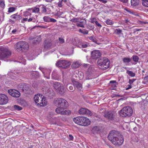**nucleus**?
<instances>
[{
	"mask_svg": "<svg viewBox=\"0 0 148 148\" xmlns=\"http://www.w3.org/2000/svg\"><path fill=\"white\" fill-rule=\"evenodd\" d=\"M71 64L70 62L68 61L61 60L58 61L56 65L59 67L66 69L69 67Z\"/></svg>",
	"mask_w": 148,
	"mask_h": 148,
	"instance_id": "obj_10",
	"label": "nucleus"
},
{
	"mask_svg": "<svg viewBox=\"0 0 148 148\" xmlns=\"http://www.w3.org/2000/svg\"><path fill=\"white\" fill-rule=\"evenodd\" d=\"M92 131L94 133H97L100 131V129L99 127L97 126H95L93 127Z\"/></svg>",
	"mask_w": 148,
	"mask_h": 148,
	"instance_id": "obj_27",
	"label": "nucleus"
},
{
	"mask_svg": "<svg viewBox=\"0 0 148 148\" xmlns=\"http://www.w3.org/2000/svg\"><path fill=\"white\" fill-rule=\"evenodd\" d=\"M8 101L7 96L3 94H0V105H4L7 104Z\"/></svg>",
	"mask_w": 148,
	"mask_h": 148,
	"instance_id": "obj_12",
	"label": "nucleus"
},
{
	"mask_svg": "<svg viewBox=\"0 0 148 148\" xmlns=\"http://www.w3.org/2000/svg\"><path fill=\"white\" fill-rule=\"evenodd\" d=\"M58 40L59 42L60 43L62 44L64 42V39L62 38H59Z\"/></svg>",
	"mask_w": 148,
	"mask_h": 148,
	"instance_id": "obj_47",
	"label": "nucleus"
},
{
	"mask_svg": "<svg viewBox=\"0 0 148 148\" xmlns=\"http://www.w3.org/2000/svg\"><path fill=\"white\" fill-rule=\"evenodd\" d=\"M37 27H40L42 28H45V27L44 26H40V25H38L36 26Z\"/></svg>",
	"mask_w": 148,
	"mask_h": 148,
	"instance_id": "obj_61",
	"label": "nucleus"
},
{
	"mask_svg": "<svg viewBox=\"0 0 148 148\" xmlns=\"http://www.w3.org/2000/svg\"><path fill=\"white\" fill-rule=\"evenodd\" d=\"M79 32L81 33L84 35L87 34L88 33V30L84 29H80L79 30Z\"/></svg>",
	"mask_w": 148,
	"mask_h": 148,
	"instance_id": "obj_30",
	"label": "nucleus"
},
{
	"mask_svg": "<svg viewBox=\"0 0 148 148\" xmlns=\"http://www.w3.org/2000/svg\"><path fill=\"white\" fill-rule=\"evenodd\" d=\"M34 101L37 105L44 107L47 105V102L44 97L42 95L38 94L35 95L34 98Z\"/></svg>",
	"mask_w": 148,
	"mask_h": 148,
	"instance_id": "obj_5",
	"label": "nucleus"
},
{
	"mask_svg": "<svg viewBox=\"0 0 148 148\" xmlns=\"http://www.w3.org/2000/svg\"><path fill=\"white\" fill-rule=\"evenodd\" d=\"M131 60V59L127 57L124 58L123 59V62L125 63H129L130 62Z\"/></svg>",
	"mask_w": 148,
	"mask_h": 148,
	"instance_id": "obj_33",
	"label": "nucleus"
},
{
	"mask_svg": "<svg viewBox=\"0 0 148 148\" xmlns=\"http://www.w3.org/2000/svg\"><path fill=\"white\" fill-rule=\"evenodd\" d=\"M133 111L132 108L130 106L123 107L120 111V114L123 117H129L132 115Z\"/></svg>",
	"mask_w": 148,
	"mask_h": 148,
	"instance_id": "obj_7",
	"label": "nucleus"
},
{
	"mask_svg": "<svg viewBox=\"0 0 148 148\" xmlns=\"http://www.w3.org/2000/svg\"><path fill=\"white\" fill-rule=\"evenodd\" d=\"M133 60L134 61L135 63L134 64H136L139 61V58L137 56L133 55L132 57Z\"/></svg>",
	"mask_w": 148,
	"mask_h": 148,
	"instance_id": "obj_25",
	"label": "nucleus"
},
{
	"mask_svg": "<svg viewBox=\"0 0 148 148\" xmlns=\"http://www.w3.org/2000/svg\"><path fill=\"white\" fill-rule=\"evenodd\" d=\"M5 6L4 1L2 0H0V6L3 8Z\"/></svg>",
	"mask_w": 148,
	"mask_h": 148,
	"instance_id": "obj_41",
	"label": "nucleus"
},
{
	"mask_svg": "<svg viewBox=\"0 0 148 148\" xmlns=\"http://www.w3.org/2000/svg\"><path fill=\"white\" fill-rule=\"evenodd\" d=\"M106 23L107 25H112L113 24L114 22L112 20L108 19L106 21Z\"/></svg>",
	"mask_w": 148,
	"mask_h": 148,
	"instance_id": "obj_36",
	"label": "nucleus"
},
{
	"mask_svg": "<svg viewBox=\"0 0 148 148\" xmlns=\"http://www.w3.org/2000/svg\"><path fill=\"white\" fill-rule=\"evenodd\" d=\"M90 45L88 44H84L82 43L79 45L78 47L80 48H85L89 47Z\"/></svg>",
	"mask_w": 148,
	"mask_h": 148,
	"instance_id": "obj_31",
	"label": "nucleus"
},
{
	"mask_svg": "<svg viewBox=\"0 0 148 148\" xmlns=\"http://www.w3.org/2000/svg\"><path fill=\"white\" fill-rule=\"evenodd\" d=\"M11 55V52L7 49L3 47L0 48V59L8 58Z\"/></svg>",
	"mask_w": 148,
	"mask_h": 148,
	"instance_id": "obj_9",
	"label": "nucleus"
},
{
	"mask_svg": "<svg viewBox=\"0 0 148 148\" xmlns=\"http://www.w3.org/2000/svg\"><path fill=\"white\" fill-rule=\"evenodd\" d=\"M79 113L81 115L86 114L88 115L91 116L92 114L89 110L86 108H82L79 111Z\"/></svg>",
	"mask_w": 148,
	"mask_h": 148,
	"instance_id": "obj_16",
	"label": "nucleus"
},
{
	"mask_svg": "<svg viewBox=\"0 0 148 148\" xmlns=\"http://www.w3.org/2000/svg\"><path fill=\"white\" fill-rule=\"evenodd\" d=\"M108 138L113 144L115 145H121L124 142V139L121 134L114 130L110 132L108 135Z\"/></svg>",
	"mask_w": 148,
	"mask_h": 148,
	"instance_id": "obj_2",
	"label": "nucleus"
},
{
	"mask_svg": "<svg viewBox=\"0 0 148 148\" xmlns=\"http://www.w3.org/2000/svg\"><path fill=\"white\" fill-rule=\"evenodd\" d=\"M92 70L91 67H89L88 69V74L90 75L92 73Z\"/></svg>",
	"mask_w": 148,
	"mask_h": 148,
	"instance_id": "obj_44",
	"label": "nucleus"
},
{
	"mask_svg": "<svg viewBox=\"0 0 148 148\" xmlns=\"http://www.w3.org/2000/svg\"><path fill=\"white\" fill-rule=\"evenodd\" d=\"M124 10L129 13L131 12V11L127 8H125Z\"/></svg>",
	"mask_w": 148,
	"mask_h": 148,
	"instance_id": "obj_62",
	"label": "nucleus"
},
{
	"mask_svg": "<svg viewBox=\"0 0 148 148\" xmlns=\"http://www.w3.org/2000/svg\"><path fill=\"white\" fill-rule=\"evenodd\" d=\"M85 24V22L81 21L79 22H78L77 23V25L78 26H79L81 27H84V24Z\"/></svg>",
	"mask_w": 148,
	"mask_h": 148,
	"instance_id": "obj_34",
	"label": "nucleus"
},
{
	"mask_svg": "<svg viewBox=\"0 0 148 148\" xmlns=\"http://www.w3.org/2000/svg\"><path fill=\"white\" fill-rule=\"evenodd\" d=\"M53 103L57 107L55 112L57 114L61 115H68L71 113L69 110L66 109L68 102L64 99L59 98L55 99L53 101Z\"/></svg>",
	"mask_w": 148,
	"mask_h": 148,
	"instance_id": "obj_1",
	"label": "nucleus"
},
{
	"mask_svg": "<svg viewBox=\"0 0 148 148\" xmlns=\"http://www.w3.org/2000/svg\"><path fill=\"white\" fill-rule=\"evenodd\" d=\"M110 84H112V86H113L114 87H116V85L117 84H116V81H114V80L111 81L110 82Z\"/></svg>",
	"mask_w": 148,
	"mask_h": 148,
	"instance_id": "obj_46",
	"label": "nucleus"
},
{
	"mask_svg": "<svg viewBox=\"0 0 148 148\" xmlns=\"http://www.w3.org/2000/svg\"><path fill=\"white\" fill-rule=\"evenodd\" d=\"M8 92L10 95L14 97L18 98L20 96V92L16 90H9Z\"/></svg>",
	"mask_w": 148,
	"mask_h": 148,
	"instance_id": "obj_14",
	"label": "nucleus"
},
{
	"mask_svg": "<svg viewBox=\"0 0 148 148\" xmlns=\"http://www.w3.org/2000/svg\"><path fill=\"white\" fill-rule=\"evenodd\" d=\"M80 66V64L77 62H75L73 63L71 67L74 69H76L78 68Z\"/></svg>",
	"mask_w": 148,
	"mask_h": 148,
	"instance_id": "obj_28",
	"label": "nucleus"
},
{
	"mask_svg": "<svg viewBox=\"0 0 148 148\" xmlns=\"http://www.w3.org/2000/svg\"><path fill=\"white\" fill-rule=\"evenodd\" d=\"M63 0H62L61 1H59L57 4L58 5L59 7H61L62 6V1Z\"/></svg>",
	"mask_w": 148,
	"mask_h": 148,
	"instance_id": "obj_48",
	"label": "nucleus"
},
{
	"mask_svg": "<svg viewBox=\"0 0 148 148\" xmlns=\"http://www.w3.org/2000/svg\"><path fill=\"white\" fill-rule=\"evenodd\" d=\"M122 31L119 29H116L115 30L114 33L117 34H119L121 33Z\"/></svg>",
	"mask_w": 148,
	"mask_h": 148,
	"instance_id": "obj_40",
	"label": "nucleus"
},
{
	"mask_svg": "<svg viewBox=\"0 0 148 148\" xmlns=\"http://www.w3.org/2000/svg\"><path fill=\"white\" fill-rule=\"evenodd\" d=\"M16 10V8L14 7H10L8 8V12H12Z\"/></svg>",
	"mask_w": 148,
	"mask_h": 148,
	"instance_id": "obj_42",
	"label": "nucleus"
},
{
	"mask_svg": "<svg viewBox=\"0 0 148 148\" xmlns=\"http://www.w3.org/2000/svg\"><path fill=\"white\" fill-rule=\"evenodd\" d=\"M67 87H69L68 90L69 91H74V89L73 87L72 86H69V84H68L66 86Z\"/></svg>",
	"mask_w": 148,
	"mask_h": 148,
	"instance_id": "obj_43",
	"label": "nucleus"
},
{
	"mask_svg": "<svg viewBox=\"0 0 148 148\" xmlns=\"http://www.w3.org/2000/svg\"><path fill=\"white\" fill-rule=\"evenodd\" d=\"M104 116L109 120H112L115 117V113L109 111L104 114Z\"/></svg>",
	"mask_w": 148,
	"mask_h": 148,
	"instance_id": "obj_15",
	"label": "nucleus"
},
{
	"mask_svg": "<svg viewBox=\"0 0 148 148\" xmlns=\"http://www.w3.org/2000/svg\"><path fill=\"white\" fill-rule=\"evenodd\" d=\"M100 1H101L102 3H105L107 2V1L105 0H100Z\"/></svg>",
	"mask_w": 148,
	"mask_h": 148,
	"instance_id": "obj_59",
	"label": "nucleus"
},
{
	"mask_svg": "<svg viewBox=\"0 0 148 148\" xmlns=\"http://www.w3.org/2000/svg\"><path fill=\"white\" fill-rule=\"evenodd\" d=\"M139 0H131V5L133 6H136L139 4Z\"/></svg>",
	"mask_w": 148,
	"mask_h": 148,
	"instance_id": "obj_24",
	"label": "nucleus"
},
{
	"mask_svg": "<svg viewBox=\"0 0 148 148\" xmlns=\"http://www.w3.org/2000/svg\"><path fill=\"white\" fill-rule=\"evenodd\" d=\"M142 29H135V31H140Z\"/></svg>",
	"mask_w": 148,
	"mask_h": 148,
	"instance_id": "obj_63",
	"label": "nucleus"
},
{
	"mask_svg": "<svg viewBox=\"0 0 148 148\" xmlns=\"http://www.w3.org/2000/svg\"><path fill=\"white\" fill-rule=\"evenodd\" d=\"M17 30L16 29H13L12 32V33L13 34H15Z\"/></svg>",
	"mask_w": 148,
	"mask_h": 148,
	"instance_id": "obj_58",
	"label": "nucleus"
},
{
	"mask_svg": "<svg viewBox=\"0 0 148 148\" xmlns=\"http://www.w3.org/2000/svg\"><path fill=\"white\" fill-rule=\"evenodd\" d=\"M50 19V17L48 16H45L43 18L44 21L47 22H49Z\"/></svg>",
	"mask_w": 148,
	"mask_h": 148,
	"instance_id": "obj_39",
	"label": "nucleus"
},
{
	"mask_svg": "<svg viewBox=\"0 0 148 148\" xmlns=\"http://www.w3.org/2000/svg\"><path fill=\"white\" fill-rule=\"evenodd\" d=\"M74 122L79 125L87 126L90 123V121L85 117L77 116L73 119Z\"/></svg>",
	"mask_w": 148,
	"mask_h": 148,
	"instance_id": "obj_4",
	"label": "nucleus"
},
{
	"mask_svg": "<svg viewBox=\"0 0 148 148\" xmlns=\"http://www.w3.org/2000/svg\"><path fill=\"white\" fill-rule=\"evenodd\" d=\"M106 111V109L105 108H101L99 110V112L101 113H104Z\"/></svg>",
	"mask_w": 148,
	"mask_h": 148,
	"instance_id": "obj_51",
	"label": "nucleus"
},
{
	"mask_svg": "<svg viewBox=\"0 0 148 148\" xmlns=\"http://www.w3.org/2000/svg\"><path fill=\"white\" fill-rule=\"evenodd\" d=\"M136 80V79H130L129 80V83L130 84H132V83Z\"/></svg>",
	"mask_w": 148,
	"mask_h": 148,
	"instance_id": "obj_52",
	"label": "nucleus"
},
{
	"mask_svg": "<svg viewBox=\"0 0 148 148\" xmlns=\"http://www.w3.org/2000/svg\"><path fill=\"white\" fill-rule=\"evenodd\" d=\"M121 2H123V3H127L128 0H119Z\"/></svg>",
	"mask_w": 148,
	"mask_h": 148,
	"instance_id": "obj_56",
	"label": "nucleus"
},
{
	"mask_svg": "<svg viewBox=\"0 0 148 148\" xmlns=\"http://www.w3.org/2000/svg\"><path fill=\"white\" fill-rule=\"evenodd\" d=\"M59 78L58 75L55 72H53L52 74V78L54 79H57Z\"/></svg>",
	"mask_w": 148,
	"mask_h": 148,
	"instance_id": "obj_29",
	"label": "nucleus"
},
{
	"mask_svg": "<svg viewBox=\"0 0 148 148\" xmlns=\"http://www.w3.org/2000/svg\"><path fill=\"white\" fill-rule=\"evenodd\" d=\"M56 21H57L56 19H55L54 18H50L49 22L55 23V22H56Z\"/></svg>",
	"mask_w": 148,
	"mask_h": 148,
	"instance_id": "obj_53",
	"label": "nucleus"
},
{
	"mask_svg": "<svg viewBox=\"0 0 148 148\" xmlns=\"http://www.w3.org/2000/svg\"><path fill=\"white\" fill-rule=\"evenodd\" d=\"M142 4L144 6L148 7V0H143Z\"/></svg>",
	"mask_w": 148,
	"mask_h": 148,
	"instance_id": "obj_37",
	"label": "nucleus"
},
{
	"mask_svg": "<svg viewBox=\"0 0 148 148\" xmlns=\"http://www.w3.org/2000/svg\"><path fill=\"white\" fill-rule=\"evenodd\" d=\"M19 90L26 94H30L32 93L33 90L30 88L29 85L25 83H20L18 86Z\"/></svg>",
	"mask_w": 148,
	"mask_h": 148,
	"instance_id": "obj_6",
	"label": "nucleus"
},
{
	"mask_svg": "<svg viewBox=\"0 0 148 148\" xmlns=\"http://www.w3.org/2000/svg\"><path fill=\"white\" fill-rule=\"evenodd\" d=\"M14 108L15 110H20L22 109V107L16 105L14 106Z\"/></svg>",
	"mask_w": 148,
	"mask_h": 148,
	"instance_id": "obj_38",
	"label": "nucleus"
},
{
	"mask_svg": "<svg viewBox=\"0 0 148 148\" xmlns=\"http://www.w3.org/2000/svg\"><path fill=\"white\" fill-rule=\"evenodd\" d=\"M53 47V46L52 45L50 41H47L45 42L44 45V48L45 49H49Z\"/></svg>",
	"mask_w": 148,
	"mask_h": 148,
	"instance_id": "obj_21",
	"label": "nucleus"
},
{
	"mask_svg": "<svg viewBox=\"0 0 148 148\" xmlns=\"http://www.w3.org/2000/svg\"><path fill=\"white\" fill-rule=\"evenodd\" d=\"M101 55V53L99 50H93L91 53V58L93 59L96 60L100 58Z\"/></svg>",
	"mask_w": 148,
	"mask_h": 148,
	"instance_id": "obj_13",
	"label": "nucleus"
},
{
	"mask_svg": "<svg viewBox=\"0 0 148 148\" xmlns=\"http://www.w3.org/2000/svg\"><path fill=\"white\" fill-rule=\"evenodd\" d=\"M32 20H33V18H29L28 20V21L29 22L32 21Z\"/></svg>",
	"mask_w": 148,
	"mask_h": 148,
	"instance_id": "obj_64",
	"label": "nucleus"
},
{
	"mask_svg": "<svg viewBox=\"0 0 148 148\" xmlns=\"http://www.w3.org/2000/svg\"><path fill=\"white\" fill-rule=\"evenodd\" d=\"M56 91L58 93L61 95L64 94L65 91L64 90V87L63 84H62Z\"/></svg>",
	"mask_w": 148,
	"mask_h": 148,
	"instance_id": "obj_19",
	"label": "nucleus"
},
{
	"mask_svg": "<svg viewBox=\"0 0 148 148\" xmlns=\"http://www.w3.org/2000/svg\"><path fill=\"white\" fill-rule=\"evenodd\" d=\"M62 84L58 82H54L53 83V87L54 89L56 91Z\"/></svg>",
	"mask_w": 148,
	"mask_h": 148,
	"instance_id": "obj_22",
	"label": "nucleus"
},
{
	"mask_svg": "<svg viewBox=\"0 0 148 148\" xmlns=\"http://www.w3.org/2000/svg\"><path fill=\"white\" fill-rule=\"evenodd\" d=\"M69 139L70 140H73V137L71 135V134L69 135Z\"/></svg>",
	"mask_w": 148,
	"mask_h": 148,
	"instance_id": "obj_55",
	"label": "nucleus"
},
{
	"mask_svg": "<svg viewBox=\"0 0 148 148\" xmlns=\"http://www.w3.org/2000/svg\"><path fill=\"white\" fill-rule=\"evenodd\" d=\"M56 91L58 93L61 95L64 94L65 91L64 90V87L63 84H62Z\"/></svg>",
	"mask_w": 148,
	"mask_h": 148,
	"instance_id": "obj_20",
	"label": "nucleus"
},
{
	"mask_svg": "<svg viewBox=\"0 0 148 148\" xmlns=\"http://www.w3.org/2000/svg\"><path fill=\"white\" fill-rule=\"evenodd\" d=\"M27 20L28 21L27 18H23L22 22L23 23V21H26Z\"/></svg>",
	"mask_w": 148,
	"mask_h": 148,
	"instance_id": "obj_57",
	"label": "nucleus"
},
{
	"mask_svg": "<svg viewBox=\"0 0 148 148\" xmlns=\"http://www.w3.org/2000/svg\"><path fill=\"white\" fill-rule=\"evenodd\" d=\"M28 45L27 43L24 42H19L16 44L15 49L17 51H23L28 49Z\"/></svg>",
	"mask_w": 148,
	"mask_h": 148,
	"instance_id": "obj_8",
	"label": "nucleus"
},
{
	"mask_svg": "<svg viewBox=\"0 0 148 148\" xmlns=\"http://www.w3.org/2000/svg\"><path fill=\"white\" fill-rule=\"evenodd\" d=\"M126 73L130 76L131 77H134L135 75V74L134 73H133L132 71H130L128 70H127Z\"/></svg>",
	"mask_w": 148,
	"mask_h": 148,
	"instance_id": "obj_32",
	"label": "nucleus"
},
{
	"mask_svg": "<svg viewBox=\"0 0 148 148\" xmlns=\"http://www.w3.org/2000/svg\"><path fill=\"white\" fill-rule=\"evenodd\" d=\"M42 12L43 13H46L47 12V10L45 8V7L44 6H42Z\"/></svg>",
	"mask_w": 148,
	"mask_h": 148,
	"instance_id": "obj_49",
	"label": "nucleus"
},
{
	"mask_svg": "<svg viewBox=\"0 0 148 148\" xmlns=\"http://www.w3.org/2000/svg\"><path fill=\"white\" fill-rule=\"evenodd\" d=\"M95 24L98 27H99V28H101L102 27V26L101 25L100 23H99L97 21H96V22L95 23Z\"/></svg>",
	"mask_w": 148,
	"mask_h": 148,
	"instance_id": "obj_54",
	"label": "nucleus"
},
{
	"mask_svg": "<svg viewBox=\"0 0 148 148\" xmlns=\"http://www.w3.org/2000/svg\"><path fill=\"white\" fill-rule=\"evenodd\" d=\"M89 39L92 41L93 42H96L97 40L93 36H91L89 38Z\"/></svg>",
	"mask_w": 148,
	"mask_h": 148,
	"instance_id": "obj_45",
	"label": "nucleus"
},
{
	"mask_svg": "<svg viewBox=\"0 0 148 148\" xmlns=\"http://www.w3.org/2000/svg\"><path fill=\"white\" fill-rule=\"evenodd\" d=\"M39 69L41 71L43 74L45 75V77H46L47 79H49V77L48 75H49L51 71L49 70H47L46 69H44L40 67Z\"/></svg>",
	"mask_w": 148,
	"mask_h": 148,
	"instance_id": "obj_17",
	"label": "nucleus"
},
{
	"mask_svg": "<svg viewBox=\"0 0 148 148\" xmlns=\"http://www.w3.org/2000/svg\"><path fill=\"white\" fill-rule=\"evenodd\" d=\"M31 9L32 10L33 12L37 13H38L40 10L39 8L36 7L31 8Z\"/></svg>",
	"mask_w": 148,
	"mask_h": 148,
	"instance_id": "obj_35",
	"label": "nucleus"
},
{
	"mask_svg": "<svg viewBox=\"0 0 148 148\" xmlns=\"http://www.w3.org/2000/svg\"><path fill=\"white\" fill-rule=\"evenodd\" d=\"M72 82L75 87L78 90H81L82 87V85L81 83L74 80H72Z\"/></svg>",
	"mask_w": 148,
	"mask_h": 148,
	"instance_id": "obj_18",
	"label": "nucleus"
},
{
	"mask_svg": "<svg viewBox=\"0 0 148 148\" xmlns=\"http://www.w3.org/2000/svg\"><path fill=\"white\" fill-rule=\"evenodd\" d=\"M128 87L126 88V90H128L132 88V86L130 85H127Z\"/></svg>",
	"mask_w": 148,
	"mask_h": 148,
	"instance_id": "obj_60",
	"label": "nucleus"
},
{
	"mask_svg": "<svg viewBox=\"0 0 148 148\" xmlns=\"http://www.w3.org/2000/svg\"><path fill=\"white\" fill-rule=\"evenodd\" d=\"M42 91L43 93L46 94V96L49 97L50 98L53 97L54 93L51 88L47 87L45 86L42 88Z\"/></svg>",
	"mask_w": 148,
	"mask_h": 148,
	"instance_id": "obj_11",
	"label": "nucleus"
},
{
	"mask_svg": "<svg viewBox=\"0 0 148 148\" xmlns=\"http://www.w3.org/2000/svg\"><path fill=\"white\" fill-rule=\"evenodd\" d=\"M12 18L16 20H19L22 18V17L19 15L13 14L11 16Z\"/></svg>",
	"mask_w": 148,
	"mask_h": 148,
	"instance_id": "obj_26",
	"label": "nucleus"
},
{
	"mask_svg": "<svg viewBox=\"0 0 148 148\" xmlns=\"http://www.w3.org/2000/svg\"><path fill=\"white\" fill-rule=\"evenodd\" d=\"M31 74L33 78H38L40 76L39 73L36 71L32 72Z\"/></svg>",
	"mask_w": 148,
	"mask_h": 148,
	"instance_id": "obj_23",
	"label": "nucleus"
},
{
	"mask_svg": "<svg viewBox=\"0 0 148 148\" xmlns=\"http://www.w3.org/2000/svg\"><path fill=\"white\" fill-rule=\"evenodd\" d=\"M98 67L102 70L107 69L110 66V61L106 57H103L99 59L97 62Z\"/></svg>",
	"mask_w": 148,
	"mask_h": 148,
	"instance_id": "obj_3",
	"label": "nucleus"
},
{
	"mask_svg": "<svg viewBox=\"0 0 148 148\" xmlns=\"http://www.w3.org/2000/svg\"><path fill=\"white\" fill-rule=\"evenodd\" d=\"M90 20H91L90 21V22L91 23H95L96 22V21H97L96 18H91L90 19Z\"/></svg>",
	"mask_w": 148,
	"mask_h": 148,
	"instance_id": "obj_50",
	"label": "nucleus"
}]
</instances>
